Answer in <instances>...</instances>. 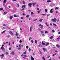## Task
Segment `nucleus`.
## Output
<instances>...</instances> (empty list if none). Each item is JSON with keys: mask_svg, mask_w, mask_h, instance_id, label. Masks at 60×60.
Masks as SVG:
<instances>
[{"mask_svg": "<svg viewBox=\"0 0 60 60\" xmlns=\"http://www.w3.org/2000/svg\"><path fill=\"white\" fill-rule=\"evenodd\" d=\"M39 26L40 27V28L41 29H42V28H43V26L41 24H40L39 25Z\"/></svg>", "mask_w": 60, "mask_h": 60, "instance_id": "obj_1", "label": "nucleus"}, {"mask_svg": "<svg viewBox=\"0 0 60 60\" xmlns=\"http://www.w3.org/2000/svg\"><path fill=\"white\" fill-rule=\"evenodd\" d=\"M43 50L44 51V52H47V50L46 48H43Z\"/></svg>", "mask_w": 60, "mask_h": 60, "instance_id": "obj_2", "label": "nucleus"}, {"mask_svg": "<svg viewBox=\"0 0 60 60\" xmlns=\"http://www.w3.org/2000/svg\"><path fill=\"white\" fill-rule=\"evenodd\" d=\"M4 54H2L1 55H0V56L1 57V59H3V58L4 57Z\"/></svg>", "mask_w": 60, "mask_h": 60, "instance_id": "obj_3", "label": "nucleus"}, {"mask_svg": "<svg viewBox=\"0 0 60 60\" xmlns=\"http://www.w3.org/2000/svg\"><path fill=\"white\" fill-rule=\"evenodd\" d=\"M52 21L53 22H56V18H54V19H52Z\"/></svg>", "mask_w": 60, "mask_h": 60, "instance_id": "obj_4", "label": "nucleus"}, {"mask_svg": "<svg viewBox=\"0 0 60 60\" xmlns=\"http://www.w3.org/2000/svg\"><path fill=\"white\" fill-rule=\"evenodd\" d=\"M32 5V3H30L29 4H28V5L30 7H31V6Z\"/></svg>", "mask_w": 60, "mask_h": 60, "instance_id": "obj_5", "label": "nucleus"}, {"mask_svg": "<svg viewBox=\"0 0 60 60\" xmlns=\"http://www.w3.org/2000/svg\"><path fill=\"white\" fill-rule=\"evenodd\" d=\"M14 51H13L11 53V55H14Z\"/></svg>", "mask_w": 60, "mask_h": 60, "instance_id": "obj_6", "label": "nucleus"}, {"mask_svg": "<svg viewBox=\"0 0 60 60\" xmlns=\"http://www.w3.org/2000/svg\"><path fill=\"white\" fill-rule=\"evenodd\" d=\"M52 10L53 9H51V10L50 11V13H53V11H52Z\"/></svg>", "mask_w": 60, "mask_h": 60, "instance_id": "obj_7", "label": "nucleus"}, {"mask_svg": "<svg viewBox=\"0 0 60 60\" xmlns=\"http://www.w3.org/2000/svg\"><path fill=\"white\" fill-rule=\"evenodd\" d=\"M1 49L3 51V52H4V51H5V49H4V48H2Z\"/></svg>", "mask_w": 60, "mask_h": 60, "instance_id": "obj_8", "label": "nucleus"}, {"mask_svg": "<svg viewBox=\"0 0 60 60\" xmlns=\"http://www.w3.org/2000/svg\"><path fill=\"white\" fill-rule=\"evenodd\" d=\"M30 59L31 60H34V58L32 56H31L30 57Z\"/></svg>", "mask_w": 60, "mask_h": 60, "instance_id": "obj_9", "label": "nucleus"}, {"mask_svg": "<svg viewBox=\"0 0 60 60\" xmlns=\"http://www.w3.org/2000/svg\"><path fill=\"white\" fill-rule=\"evenodd\" d=\"M56 47H57L58 48H60V46L58 45L57 44L56 45Z\"/></svg>", "mask_w": 60, "mask_h": 60, "instance_id": "obj_10", "label": "nucleus"}, {"mask_svg": "<svg viewBox=\"0 0 60 60\" xmlns=\"http://www.w3.org/2000/svg\"><path fill=\"white\" fill-rule=\"evenodd\" d=\"M15 35L16 36H18L19 35V34H18V33H17V32H16V33Z\"/></svg>", "mask_w": 60, "mask_h": 60, "instance_id": "obj_11", "label": "nucleus"}, {"mask_svg": "<svg viewBox=\"0 0 60 60\" xmlns=\"http://www.w3.org/2000/svg\"><path fill=\"white\" fill-rule=\"evenodd\" d=\"M42 45H45V43H43V41H42Z\"/></svg>", "mask_w": 60, "mask_h": 60, "instance_id": "obj_12", "label": "nucleus"}, {"mask_svg": "<svg viewBox=\"0 0 60 60\" xmlns=\"http://www.w3.org/2000/svg\"><path fill=\"white\" fill-rule=\"evenodd\" d=\"M42 20H43V19H41L39 20V22H42Z\"/></svg>", "mask_w": 60, "mask_h": 60, "instance_id": "obj_13", "label": "nucleus"}, {"mask_svg": "<svg viewBox=\"0 0 60 60\" xmlns=\"http://www.w3.org/2000/svg\"><path fill=\"white\" fill-rule=\"evenodd\" d=\"M6 30H4V31L2 32L1 33L2 34H4V32H6Z\"/></svg>", "mask_w": 60, "mask_h": 60, "instance_id": "obj_14", "label": "nucleus"}, {"mask_svg": "<svg viewBox=\"0 0 60 60\" xmlns=\"http://www.w3.org/2000/svg\"><path fill=\"white\" fill-rule=\"evenodd\" d=\"M6 2V0H4L3 2L4 4H5Z\"/></svg>", "mask_w": 60, "mask_h": 60, "instance_id": "obj_15", "label": "nucleus"}, {"mask_svg": "<svg viewBox=\"0 0 60 60\" xmlns=\"http://www.w3.org/2000/svg\"><path fill=\"white\" fill-rule=\"evenodd\" d=\"M12 18H13V17L11 16L10 17V19H11Z\"/></svg>", "mask_w": 60, "mask_h": 60, "instance_id": "obj_16", "label": "nucleus"}, {"mask_svg": "<svg viewBox=\"0 0 60 60\" xmlns=\"http://www.w3.org/2000/svg\"><path fill=\"white\" fill-rule=\"evenodd\" d=\"M49 44V42H48L46 43V44L45 45L46 46H47Z\"/></svg>", "mask_w": 60, "mask_h": 60, "instance_id": "obj_17", "label": "nucleus"}, {"mask_svg": "<svg viewBox=\"0 0 60 60\" xmlns=\"http://www.w3.org/2000/svg\"><path fill=\"white\" fill-rule=\"evenodd\" d=\"M53 36H52L51 37H50L49 38L50 39H53Z\"/></svg>", "mask_w": 60, "mask_h": 60, "instance_id": "obj_18", "label": "nucleus"}, {"mask_svg": "<svg viewBox=\"0 0 60 60\" xmlns=\"http://www.w3.org/2000/svg\"><path fill=\"white\" fill-rule=\"evenodd\" d=\"M3 26H6V25L5 24H3L2 25Z\"/></svg>", "mask_w": 60, "mask_h": 60, "instance_id": "obj_19", "label": "nucleus"}, {"mask_svg": "<svg viewBox=\"0 0 60 60\" xmlns=\"http://www.w3.org/2000/svg\"><path fill=\"white\" fill-rule=\"evenodd\" d=\"M52 24H53V25L55 26H57V25L53 23Z\"/></svg>", "mask_w": 60, "mask_h": 60, "instance_id": "obj_20", "label": "nucleus"}, {"mask_svg": "<svg viewBox=\"0 0 60 60\" xmlns=\"http://www.w3.org/2000/svg\"><path fill=\"white\" fill-rule=\"evenodd\" d=\"M56 53H55V54H53V55H52V56H56Z\"/></svg>", "mask_w": 60, "mask_h": 60, "instance_id": "obj_21", "label": "nucleus"}, {"mask_svg": "<svg viewBox=\"0 0 60 60\" xmlns=\"http://www.w3.org/2000/svg\"><path fill=\"white\" fill-rule=\"evenodd\" d=\"M3 46H4V45H2L1 48V49H2V48H4V47H3Z\"/></svg>", "mask_w": 60, "mask_h": 60, "instance_id": "obj_22", "label": "nucleus"}, {"mask_svg": "<svg viewBox=\"0 0 60 60\" xmlns=\"http://www.w3.org/2000/svg\"><path fill=\"white\" fill-rule=\"evenodd\" d=\"M32 31V26H31L30 28V31L31 32Z\"/></svg>", "mask_w": 60, "mask_h": 60, "instance_id": "obj_23", "label": "nucleus"}, {"mask_svg": "<svg viewBox=\"0 0 60 60\" xmlns=\"http://www.w3.org/2000/svg\"><path fill=\"white\" fill-rule=\"evenodd\" d=\"M47 2H48V3H50L51 1L50 0H47Z\"/></svg>", "mask_w": 60, "mask_h": 60, "instance_id": "obj_24", "label": "nucleus"}, {"mask_svg": "<svg viewBox=\"0 0 60 60\" xmlns=\"http://www.w3.org/2000/svg\"><path fill=\"white\" fill-rule=\"evenodd\" d=\"M42 59L43 60H45V58H44V56H43L42 58Z\"/></svg>", "mask_w": 60, "mask_h": 60, "instance_id": "obj_25", "label": "nucleus"}, {"mask_svg": "<svg viewBox=\"0 0 60 60\" xmlns=\"http://www.w3.org/2000/svg\"><path fill=\"white\" fill-rule=\"evenodd\" d=\"M29 52H30V51H31V49L30 48H29Z\"/></svg>", "mask_w": 60, "mask_h": 60, "instance_id": "obj_26", "label": "nucleus"}, {"mask_svg": "<svg viewBox=\"0 0 60 60\" xmlns=\"http://www.w3.org/2000/svg\"><path fill=\"white\" fill-rule=\"evenodd\" d=\"M6 14H7V12H4V13L3 14L4 15H6Z\"/></svg>", "mask_w": 60, "mask_h": 60, "instance_id": "obj_27", "label": "nucleus"}, {"mask_svg": "<svg viewBox=\"0 0 60 60\" xmlns=\"http://www.w3.org/2000/svg\"><path fill=\"white\" fill-rule=\"evenodd\" d=\"M24 57H28V56L26 55H24Z\"/></svg>", "mask_w": 60, "mask_h": 60, "instance_id": "obj_28", "label": "nucleus"}, {"mask_svg": "<svg viewBox=\"0 0 60 60\" xmlns=\"http://www.w3.org/2000/svg\"><path fill=\"white\" fill-rule=\"evenodd\" d=\"M49 32H48V31H45V34H47V33H48Z\"/></svg>", "mask_w": 60, "mask_h": 60, "instance_id": "obj_29", "label": "nucleus"}, {"mask_svg": "<svg viewBox=\"0 0 60 60\" xmlns=\"http://www.w3.org/2000/svg\"><path fill=\"white\" fill-rule=\"evenodd\" d=\"M35 42L36 44H37V40H36L35 41Z\"/></svg>", "mask_w": 60, "mask_h": 60, "instance_id": "obj_30", "label": "nucleus"}, {"mask_svg": "<svg viewBox=\"0 0 60 60\" xmlns=\"http://www.w3.org/2000/svg\"><path fill=\"white\" fill-rule=\"evenodd\" d=\"M25 6H25V5L22 6V8H25Z\"/></svg>", "mask_w": 60, "mask_h": 60, "instance_id": "obj_31", "label": "nucleus"}, {"mask_svg": "<svg viewBox=\"0 0 60 60\" xmlns=\"http://www.w3.org/2000/svg\"><path fill=\"white\" fill-rule=\"evenodd\" d=\"M6 54H7V55H9V53H8V52H6Z\"/></svg>", "mask_w": 60, "mask_h": 60, "instance_id": "obj_32", "label": "nucleus"}, {"mask_svg": "<svg viewBox=\"0 0 60 60\" xmlns=\"http://www.w3.org/2000/svg\"><path fill=\"white\" fill-rule=\"evenodd\" d=\"M39 52H40V54H41V55H42V52H41V51H39Z\"/></svg>", "mask_w": 60, "mask_h": 60, "instance_id": "obj_33", "label": "nucleus"}, {"mask_svg": "<svg viewBox=\"0 0 60 60\" xmlns=\"http://www.w3.org/2000/svg\"><path fill=\"white\" fill-rule=\"evenodd\" d=\"M22 2L23 4H25V2L23 0Z\"/></svg>", "mask_w": 60, "mask_h": 60, "instance_id": "obj_34", "label": "nucleus"}, {"mask_svg": "<svg viewBox=\"0 0 60 60\" xmlns=\"http://www.w3.org/2000/svg\"><path fill=\"white\" fill-rule=\"evenodd\" d=\"M45 24L47 26H48V23H45Z\"/></svg>", "mask_w": 60, "mask_h": 60, "instance_id": "obj_35", "label": "nucleus"}, {"mask_svg": "<svg viewBox=\"0 0 60 60\" xmlns=\"http://www.w3.org/2000/svg\"><path fill=\"white\" fill-rule=\"evenodd\" d=\"M32 4L33 6H34V5H35V3H32Z\"/></svg>", "mask_w": 60, "mask_h": 60, "instance_id": "obj_36", "label": "nucleus"}, {"mask_svg": "<svg viewBox=\"0 0 60 60\" xmlns=\"http://www.w3.org/2000/svg\"><path fill=\"white\" fill-rule=\"evenodd\" d=\"M28 48H29V47H28V46H26V49H28Z\"/></svg>", "mask_w": 60, "mask_h": 60, "instance_id": "obj_37", "label": "nucleus"}, {"mask_svg": "<svg viewBox=\"0 0 60 60\" xmlns=\"http://www.w3.org/2000/svg\"><path fill=\"white\" fill-rule=\"evenodd\" d=\"M31 15H33V14H34V13L33 12H31Z\"/></svg>", "mask_w": 60, "mask_h": 60, "instance_id": "obj_38", "label": "nucleus"}, {"mask_svg": "<svg viewBox=\"0 0 60 60\" xmlns=\"http://www.w3.org/2000/svg\"><path fill=\"white\" fill-rule=\"evenodd\" d=\"M14 16L15 17H17V16L15 15H14Z\"/></svg>", "mask_w": 60, "mask_h": 60, "instance_id": "obj_39", "label": "nucleus"}, {"mask_svg": "<svg viewBox=\"0 0 60 60\" xmlns=\"http://www.w3.org/2000/svg\"><path fill=\"white\" fill-rule=\"evenodd\" d=\"M45 12H47V10L46 9H45Z\"/></svg>", "mask_w": 60, "mask_h": 60, "instance_id": "obj_40", "label": "nucleus"}, {"mask_svg": "<svg viewBox=\"0 0 60 60\" xmlns=\"http://www.w3.org/2000/svg\"><path fill=\"white\" fill-rule=\"evenodd\" d=\"M26 51H25V52H23V54H26Z\"/></svg>", "mask_w": 60, "mask_h": 60, "instance_id": "obj_41", "label": "nucleus"}, {"mask_svg": "<svg viewBox=\"0 0 60 60\" xmlns=\"http://www.w3.org/2000/svg\"><path fill=\"white\" fill-rule=\"evenodd\" d=\"M56 9H58V8L56 7V8H55V10H56Z\"/></svg>", "mask_w": 60, "mask_h": 60, "instance_id": "obj_42", "label": "nucleus"}, {"mask_svg": "<svg viewBox=\"0 0 60 60\" xmlns=\"http://www.w3.org/2000/svg\"><path fill=\"white\" fill-rule=\"evenodd\" d=\"M52 33H54L55 32V31L53 30H52Z\"/></svg>", "mask_w": 60, "mask_h": 60, "instance_id": "obj_43", "label": "nucleus"}, {"mask_svg": "<svg viewBox=\"0 0 60 60\" xmlns=\"http://www.w3.org/2000/svg\"><path fill=\"white\" fill-rule=\"evenodd\" d=\"M29 17V15H27L26 16V18H28Z\"/></svg>", "mask_w": 60, "mask_h": 60, "instance_id": "obj_44", "label": "nucleus"}, {"mask_svg": "<svg viewBox=\"0 0 60 60\" xmlns=\"http://www.w3.org/2000/svg\"><path fill=\"white\" fill-rule=\"evenodd\" d=\"M32 39V38L31 37H30V38H29V40H31Z\"/></svg>", "mask_w": 60, "mask_h": 60, "instance_id": "obj_45", "label": "nucleus"}, {"mask_svg": "<svg viewBox=\"0 0 60 60\" xmlns=\"http://www.w3.org/2000/svg\"><path fill=\"white\" fill-rule=\"evenodd\" d=\"M37 12H38V13H39L40 12V11H38Z\"/></svg>", "mask_w": 60, "mask_h": 60, "instance_id": "obj_46", "label": "nucleus"}, {"mask_svg": "<svg viewBox=\"0 0 60 60\" xmlns=\"http://www.w3.org/2000/svg\"><path fill=\"white\" fill-rule=\"evenodd\" d=\"M42 15L43 16H45L46 15V14H42Z\"/></svg>", "mask_w": 60, "mask_h": 60, "instance_id": "obj_47", "label": "nucleus"}, {"mask_svg": "<svg viewBox=\"0 0 60 60\" xmlns=\"http://www.w3.org/2000/svg\"><path fill=\"white\" fill-rule=\"evenodd\" d=\"M3 10V9H2V8H0V11H2Z\"/></svg>", "mask_w": 60, "mask_h": 60, "instance_id": "obj_48", "label": "nucleus"}, {"mask_svg": "<svg viewBox=\"0 0 60 60\" xmlns=\"http://www.w3.org/2000/svg\"><path fill=\"white\" fill-rule=\"evenodd\" d=\"M12 33V32H11V31H10L9 32V34H11Z\"/></svg>", "mask_w": 60, "mask_h": 60, "instance_id": "obj_49", "label": "nucleus"}, {"mask_svg": "<svg viewBox=\"0 0 60 60\" xmlns=\"http://www.w3.org/2000/svg\"><path fill=\"white\" fill-rule=\"evenodd\" d=\"M10 42H8V46H10Z\"/></svg>", "mask_w": 60, "mask_h": 60, "instance_id": "obj_50", "label": "nucleus"}, {"mask_svg": "<svg viewBox=\"0 0 60 60\" xmlns=\"http://www.w3.org/2000/svg\"><path fill=\"white\" fill-rule=\"evenodd\" d=\"M19 41L20 43H21V42H22L21 41V40L20 41Z\"/></svg>", "mask_w": 60, "mask_h": 60, "instance_id": "obj_51", "label": "nucleus"}, {"mask_svg": "<svg viewBox=\"0 0 60 60\" xmlns=\"http://www.w3.org/2000/svg\"><path fill=\"white\" fill-rule=\"evenodd\" d=\"M17 5L18 7H19V4H17Z\"/></svg>", "mask_w": 60, "mask_h": 60, "instance_id": "obj_52", "label": "nucleus"}, {"mask_svg": "<svg viewBox=\"0 0 60 60\" xmlns=\"http://www.w3.org/2000/svg\"><path fill=\"white\" fill-rule=\"evenodd\" d=\"M37 20V19H34L33 20L34 21H36V20Z\"/></svg>", "mask_w": 60, "mask_h": 60, "instance_id": "obj_53", "label": "nucleus"}, {"mask_svg": "<svg viewBox=\"0 0 60 60\" xmlns=\"http://www.w3.org/2000/svg\"><path fill=\"white\" fill-rule=\"evenodd\" d=\"M50 25L51 26H52V23H50Z\"/></svg>", "mask_w": 60, "mask_h": 60, "instance_id": "obj_54", "label": "nucleus"}, {"mask_svg": "<svg viewBox=\"0 0 60 60\" xmlns=\"http://www.w3.org/2000/svg\"><path fill=\"white\" fill-rule=\"evenodd\" d=\"M58 34H60V32H58Z\"/></svg>", "mask_w": 60, "mask_h": 60, "instance_id": "obj_55", "label": "nucleus"}, {"mask_svg": "<svg viewBox=\"0 0 60 60\" xmlns=\"http://www.w3.org/2000/svg\"><path fill=\"white\" fill-rule=\"evenodd\" d=\"M21 56H24V55L23 54H22L21 55Z\"/></svg>", "mask_w": 60, "mask_h": 60, "instance_id": "obj_56", "label": "nucleus"}, {"mask_svg": "<svg viewBox=\"0 0 60 60\" xmlns=\"http://www.w3.org/2000/svg\"><path fill=\"white\" fill-rule=\"evenodd\" d=\"M49 15H50V14H49V15H48L47 16V17H48V16H49Z\"/></svg>", "mask_w": 60, "mask_h": 60, "instance_id": "obj_57", "label": "nucleus"}, {"mask_svg": "<svg viewBox=\"0 0 60 60\" xmlns=\"http://www.w3.org/2000/svg\"><path fill=\"white\" fill-rule=\"evenodd\" d=\"M31 42L32 43H33V40H31Z\"/></svg>", "mask_w": 60, "mask_h": 60, "instance_id": "obj_58", "label": "nucleus"}, {"mask_svg": "<svg viewBox=\"0 0 60 60\" xmlns=\"http://www.w3.org/2000/svg\"><path fill=\"white\" fill-rule=\"evenodd\" d=\"M21 45L20 44L19 46V47H21Z\"/></svg>", "mask_w": 60, "mask_h": 60, "instance_id": "obj_59", "label": "nucleus"}, {"mask_svg": "<svg viewBox=\"0 0 60 60\" xmlns=\"http://www.w3.org/2000/svg\"><path fill=\"white\" fill-rule=\"evenodd\" d=\"M41 33H43V32L42 31H41Z\"/></svg>", "mask_w": 60, "mask_h": 60, "instance_id": "obj_60", "label": "nucleus"}, {"mask_svg": "<svg viewBox=\"0 0 60 60\" xmlns=\"http://www.w3.org/2000/svg\"><path fill=\"white\" fill-rule=\"evenodd\" d=\"M49 27V28H50V29H51V27Z\"/></svg>", "mask_w": 60, "mask_h": 60, "instance_id": "obj_61", "label": "nucleus"}, {"mask_svg": "<svg viewBox=\"0 0 60 60\" xmlns=\"http://www.w3.org/2000/svg\"><path fill=\"white\" fill-rule=\"evenodd\" d=\"M9 50H11V48H10L9 49Z\"/></svg>", "mask_w": 60, "mask_h": 60, "instance_id": "obj_62", "label": "nucleus"}, {"mask_svg": "<svg viewBox=\"0 0 60 60\" xmlns=\"http://www.w3.org/2000/svg\"><path fill=\"white\" fill-rule=\"evenodd\" d=\"M22 15H23L24 16V15H25V14H24V13L22 14Z\"/></svg>", "mask_w": 60, "mask_h": 60, "instance_id": "obj_63", "label": "nucleus"}, {"mask_svg": "<svg viewBox=\"0 0 60 60\" xmlns=\"http://www.w3.org/2000/svg\"><path fill=\"white\" fill-rule=\"evenodd\" d=\"M59 39H60V36H59Z\"/></svg>", "mask_w": 60, "mask_h": 60, "instance_id": "obj_64", "label": "nucleus"}]
</instances>
